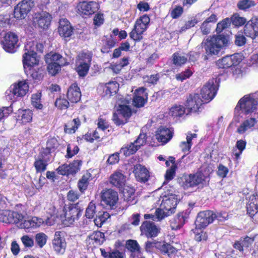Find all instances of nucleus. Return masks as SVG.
Instances as JSON below:
<instances>
[{"instance_id":"nucleus-48","label":"nucleus","mask_w":258,"mask_h":258,"mask_svg":"<svg viewBox=\"0 0 258 258\" xmlns=\"http://www.w3.org/2000/svg\"><path fill=\"white\" fill-rule=\"evenodd\" d=\"M256 3L252 0H240L237 4V8L242 11H246L254 7Z\"/></svg>"},{"instance_id":"nucleus-20","label":"nucleus","mask_w":258,"mask_h":258,"mask_svg":"<svg viewBox=\"0 0 258 258\" xmlns=\"http://www.w3.org/2000/svg\"><path fill=\"white\" fill-rule=\"evenodd\" d=\"M173 131L172 128L161 126L156 131V138L162 144L168 142L172 138Z\"/></svg>"},{"instance_id":"nucleus-31","label":"nucleus","mask_w":258,"mask_h":258,"mask_svg":"<svg viewBox=\"0 0 258 258\" xmlns=\"http://www.w3.org/2000/svg\"><path fill=\"white\" fill-rule=\"evenodd\" d=\"M59 35L64 37H70L73 33V28L70 23L66 19H61L59 20L58 27Z\"/></svg>"},{"instance_id":"nucleus-33","label":"nucleus","mask_w":258,"mask_h":258,"mask_svg":"<svg viewBox=\"0 0 258 258\" xmlns=\"http://www.w3.org/2000/svg\"><path fill=\"white\" fill-rule=\"evenodd\" d=\"M69 60L67 58L62 57L57 53L50 52L45 56L46 63H57L61 66H65L68 64Z\"/></svg>"},{"instance_id":"nucleus-8","label":"nucleus","mask_w":258,"mask_h":258,"mask_svg":"<svg viewBox=\"0 0 258 258\" xmlns=\"http://www.w3.org/2000/svg\"><path fill=\"white\" fill-rule=\"evenodd\" d=\"M80 59L76 62V72L81 77H84L88 73L92 56L89 53H82L79 56Z\"/></svg>"},{"instance_id":"nucleus-37","label":"nucleus","mask_w":258,"mask_h":258,"mask_svg":"<svg viewBox=\"0 0 258 258\" xmlns=\"http://www.w3.org/2000/svg\"><path fill=\"white\" fill-rule=\"evenodd\" d=\"M197 138L196 134L188 133L186 135V141L181 142L179 147L184 153L188 152L193 144V141Z\"/></svg>"},{"instance_id":"nucleus-44","label":"nucleus","mask_w":258,"mask_h":258,"mask_svg":"<svg viewBox=\"0 0 258 258\" xmlns=\"http://www.w3.org/2000/svg\"><path fill=\"white\" fill-rule=\"evenodd\" d=\"M246 142L240 140L237 141L235 148H233L232 154L235 157V159L238 160L243 151L245 149L246 146Z\"/></svg>"},{"instance_id":"nucleus-32","label":"nucleus","mask_w":258,"mask_h":258,"mask_svg":"<svg viewBox=\"0 0 258 258\" xmlns=\"http://www.w3.org/2000/svg\"><path fill=\"white\" fill-rule=\"evenodd\" d=\"M158 249L163 254H167L170 258H175L178 250L171 244L165 242L157 243Z\"/></svg>"},{"instance_id":"nucleus-10","label":"nucleus","mask_w":258,"mask_h":258,"mask_svg":"<svg viewBox=\"0 0 258 258\" xmlns=\"http://www.w3.org/2000/svg\"><path fill=\"white\" fill-rule=\"evenodd\" d=\"M204 104L198 94H190L187 98L185 106L188 113H196L200 111Z\"/></svg>"},{"instance_id":"nucleus-24","label":"nucleus","mask_w":258,"mask_h":258,"mask_svg":"<svg viewBox=\"0 0 258 258\" xmlns=\"http://www.w3.org/2000/svg\"><path fill=\"white\" fill-rule=\"evenodd\" d=\"M147 98L146 89L144 87L139 88L135 90L133 104L137 107H141L145 104Z\"/></svg>"},{"instance_id":"nucleus-64","label":"nucleus","mask_w":258,"mask_h":258,"mask_svg":"<svg viewBox=\"0 0 258 258\" xmlns=\"http://www.w3.org/2000/svg\"><path fill=\"white\" fill-rule=\"evenodd\" d=\"M21 240L26 247L31 248L34 245V240L32 236L29 235H23L21 238Z\"/></svg>"},{"instance_id":"nucleus-28","label":"nucleus","mask_w":258,"mask_h":258,"mask_svg":"<svg viewBox=\"0 0 258 258\" xmlns=\"http://www.w3.org/2000/svg\"><path fill=\"white\" fill-rule=\"evenodd\" d=\"M11 89L13 94L16 97H22L25 96L29 90V86L26 81H19L14 84Z\"/></svg>"},{"instance_id":"nucleus-52","label":"nucleus","mask_w":258,"mask_h":258,"mask_svg":"<svg viewBox=\"0 0 258 258\" xmlns=\"http://www.w3.org/2000/svg\"><path fill=\"white\" fill-rule=\"evenodd\" d=\"M170 214H171L170 212H168L165 209H162V207L160 206L159 208L156 210L154 216V221H160Z\"/></svg>"},{"instance_id":"nucleus-4","label":"nucleus","mask_w":258,"mask_h":258,"mask_svg":"<svg viewBox=\"0 0 258 258\" xmlns=\"http://www.w3.org/2000/svg\"><path fill=\"white\" fill-rule=\"evenodd\" d=\"M157 192L158 191H155L153 195V197L156 196L158 199L156 203V206H160L162 209H165L168 212H170L171 214L174 213L178 202L177 196L174 194L172 190H169L165 191L164 193L160 196L159 198L158 196L159 195H158Z\"/></svg>"},{"instance_id":"nucleus-21","label":"nucleus","mask_w":258,"mask_h":258,"mask_svg":"<svg viewBox=\"0 0 258 258\" xmlns=\"http://www.w3.org/2000/svg\"><path fill=\"white\" fill-rule=\"evenodd\" d=\"M244 33L248 37L252 39L258 36V19H252L247 22L244 27Z\"/></svg>"},{"instance_id":"nucleus-41","label":"nucleus","mask_w":258,"mask_h":258,"mask_svg":"<svg viewBox=\"0 0 258 258\" xmlns=\"http://www.w3.org/2000/svg\"><path fill=\"white\" fill-rule=\"evenodd\" d=\"M185 223V217L182 213L177 215L170 221V227L172 230L180 229Z\"/></svg>"},{"instance_id":"nucleus-5","label":"nucleus","mask_w":258,"mask_h":258,"mask_svg":"<svg viewBox=\"0 0 258 258\" xmlns=\"http://www.w3.org/2000/svg\"><path fill=\"white\" fill-rule=\"evenodd\" d=\"M150 19L147 15H144L137 19L134 28L130 33V37L135 41H140L143 38V34L147 30Z\"/></svg>"},{"instance_id":"nucleus-29","label":"nucleus","mask_w":258,"mask_h":258,"mask_svg":"<svg viewBox=\"0 0 258 258\" xmlns=\"http://www.w3.org/2000/svg\"><path fill=\"white\" fill-rule=\"evenodd\" d=\"M53 245L54 250L58 254L64 253L66 243L63 238L60 236V232H56L53 240Z\"/></svg>"},{"instance_id":"nucleus-27","label":"nucleus","mask_w":258,"mask_h":258,"mask_svg":"<svg viewBox=\"0 0 258 258\" xmlns=\"http://www.w3.org/2000/svg\"><path fill=\"white\" fill-rule=\"evenodd\" d=\"M247 212L250 216L258 212V193L253 194L247 198Z\"/></svg>"},{"instance_id":"nucleus-56","label":"nucleus","mask_w":258,"mask_h":258,"mask_svg":"<svg viewBox=\"0 0 258 258\" xmlns=\"http://www.w3.org/2000/svg\"><path fill=\"white\" fill-rule=\"evenodd\" d=\"M41 94L40 93H37L33 94L31 97V102L32 105L36 108L41 109L43 107L41 103Z\"/></svg>"},{"instance_id":"nucleus-42","label":"nucleus","mask_w":258,"mask_h":258,"mask_svg":"<svg viewBox=\"0 0 258 258\" xmlns=\"http://www.w3.org/2000/svg\"><path fill=\"white\" fill-rule=\"evenodd\" d=\"M104 237V233L99 231L94 232L88 236L87 240L89 244H94L95 242L97 244H100L103 243Z\"/></svg>"},{"instance_id":"nucleus-43","label":"nucleus","mask_w":258,"mask_h":258,"mask_svg":"<svg viewBox=\"0 0 258 258\" xmlns=\"http://www.w3.org/2000/svg\"><path fill=\"white\" fill-rule=\"evenodd\" d=\"M80 125V120L79 118H75L68 122L64 126V132L68 134L74 133Z\"/></svg>"},{"instance_id":"nucleus-25","label":"nucleus","mask_w":258,"mask_h":258,"mask_svg":"<svg viewBox=\"0 0 258 258\" xmlns=\"http://www.w3.org/2000/svg\"><path fill=\"white\" fill-rule=\"evenodd\" d=\"M126 182L125 176L121 171H116L109 177L110 183L119 188L122 189Z\"/></svg>"},{"instance_id":"nucleus-59","label":"nucleus","mask_w":258,"mask_h":258,"mask_svg":"<svg viewBox=\"0 0 258 258\" xmlns=\"http://www.w3.org/2000/svg\"><path fill=\"white\" fill-rule=\"evenodd\" d=\"M82 165V161L80 160H74L70 165H68L70 169V173L71 174H75L78 172Z\"/></svg>"},{"instance_id":"nucleus-30","label":"nucleus","mask_w":258,"mask_h":258,"mask_svg":"<svg viewBox=\"0 0 258 258\" xmlns=\"http://www.w3.org/2000/svg\"><path fill=\"white\" fill-rule=\"evenodd\" d=\"M134 173L138 181L146 182L150 177L148 170L141 164L136 165L134 168Z\"/></svg>"},{"instance_id":"nucleus-62","label":"nucleus","mask_w":258,"mask_h":258,"mask_svg":"<svg viewBox=\"0 0 258 258\" xmlns=\"http://www.w3.org/2000/svg\"><path fill=\"white\" fill-rule=\"evenodd\" d=\"M230 21L234 25L239 26L243 25L246 22V19L244 17H240L237 14H235L231 17Z\"/></svg>"},{"instance_id":"nucleus-61","label":"nucleus","mask_w":258,"mask_h":258,"mask_svg":"<svg viewBox=\"0 0 258 258\" xmlns=\"http://www.w3.org/2000/svg\"><path fill=\"white\" fill-rule=\"evenodd\" d=\"M95 214V205L93 203L90 202L86 210L85 216L88 219H92Z\"/></svg>"},{"instance_id":"nucleus-46","label":"nucleus","mask_w":258,"mask_h":258,"mask_svg":"<svg viewBox=\"0 0 258 258\" xmlns=\"http://www.w3.org/2000/svg\"><path fill=\"white\" fill-rule=\"evenodd\" d=\"M19 118L24 123L30 122L32 119L33 113L29 109L19 110Z\"/></svg>"},{"instance_id":"nucleus-39","label":"nucleus","mask_w":258,"mask_h":258,"mask_svg":"<svg viewBox=\"0 0 258 258\" xmlns=\"http://www.w3.org/2000/svg\"><path fill=\"white\" fill-rule=\"evenodd\" d=\"M253 241L254 238L246 236L244 238H241L239 240L236 241L233 245V247L240 251H243L244 248L249 247Z\"/></svg>"},{"instance_id":"nucleus-14","label":"nucleus","mask_w":258,"mask_h":258,"mask_svg":"<svg viewBox=\"0 0 258 258\" xmlns=\"http://www.w3.org/2000/svg\"><path fill=\"white\" fill-rule=\"evenodd\" d=\"M18 37L14 33L9 32L7 33L2 42L3 47L8 52L13 53L17 47Z\"/></svg>"},{"instance_id":"nucleus-54","label":"nucleus","mask_w":258,"mask_h":258,"mask_svg":"<svg viewBox=\"0 0 258 258\" xmlns=\"http://www.w3.org/2000/svg\"><path fill=\"white\" fill-rule=\"evenodd\" d=\"M128 118L122 115V114H119L117 111H116L113 114L112 120L117 125L124 124L128 121Z\"/></svg>"},{"instance_id":"nucleus-17","label":"nucleus","mask_w":258,"mask_h":258,"mask_svg":"<svg viewBox=\"0 0 258 258\" xmlns=\"http://www.w3.org/2000/svg\"><path fill=\"white\" fill-rule=\"evenodd\" d=\"M101 199L107 206L113 208L118 199L117 192L111 189L104 190L102 192Z\"/></svg>"},{"instance_id":"nucleus-53","label":"nucleus","mask_w":258,"mask_h":258,"mask_svg":"<svg viewBox=\"0 0 258 258\" xmlns=\"http://www.w3.org/2000/svg\"><path fill=\"white\" fill-rule=\"evenodd\" d=\"M138 150L137 147L133 143L127 145L120 149V153H123L125 156H130V155L134 154Z\"/></svg>"},{"instance_id":"nucleus-57","label":"nucleus","mask_w":258,"mask_h":258,"mask_svg":"<svg viewBox=\"0 0 258 258\" xmlns=\"http://www.w3.org/2000/svg\"><path fill=\"white\" fill-rule=\"evenodd\" d=\"M193 71L190 69H186L185 71L175 75V78L177 81L181 82L189 78L192 76Z\"/></svg>"},{"instance_id":"nucleus-13","label":"nucleus","mask_w":258,"mask_h":258,"mask_svg":"<svg viewBox=\"0 0 258 258\" xmlns=\"http://www.w3.org/2000/svg\"><path fill=\"white\" fill-rule=\"evenodd\" d=\"M24 218L18 212L7 210H0V221L7 224L18 223Z\"/></svg>"},{"instance_id":"nucleus-19","label":"nucleus","mask_w":258,"mask_h":258,"mask_svg":"<svg viewBox=\"0 0 258 258\" xmlns=\"http://www.w3.org/2000/svg\"><path fill=\"white\" fill-rule=\"evenodd\" d=\"M119 89V84L116 81H110L105 84H100L98 88V90H102V96L110 97L116 94Z\"/></svg>"},{"instance_id":"nucleus-40","label":"nucleus","mask_w":258,"mask_h":258,"mask_svg":"<svg viewBox=\"0 0 258 258\" xmlns=\"http://www.w3.org/2000/svg\"><path fill=\"white\" fill-rule=\"evenodd\" d=\"M186 109L182 105L175 104L169 109V114L173 118L180 117L186 113Z\"/></svg>"},{"instance_id":"nucleus-11","label":"nucleus","mask_w":258,"mask_h":258,"mask_svg":"<svg viewBox=\"0 0 258 258\" xmlns=\"http://www.w3.org/2000/svg\"><path fill=\"white\" fill-rule=\"evenodd\" d=\"M216 218V215L211 211H205L200 212L195 221L196 227L199 229L206 228L212 223Z\"/></svg>"},{"instance_id":"nucleus-38","label":"nucleus","mask_w":258,"mask_h":258,"mask_svg":"<svg viewBox=\"0 0 258 258\" xmlns=\"http://www.w3.org/2000/svg\"><path fill=\"white\" fill-rule=\"evenodd\" d=\"M127 249L132 252L133 258H145L140 251V246L136 240H129L126 242Z\"/></svg>"},{"instance_id":"nucleus-1","label":"nucleus","mask_w":258,"mask_h":258,"mask_svg":"<svg viewBox=\"0 0 258 258\" xmlns=\"http://www.w3.org/2000/svg\"><path fill=\"white\" fill-rule=\"evenodd\" d=\"M33 43H27L24 47L23 56L24 69L26 75L33 79L40 80L42 77V70L37 68L39 58L36 52L31 50Z\"/></svg>"},{"instance_id":"nucleus-51","label":"nucleus","mask_w":258,"mask_h":258,"mask_svg":"<svg viewBox=\"0 0 258 258\" xmlns=\"http://www.w3.org/2000/svg\"><path fill=\"white\" fill-rule=\"evenodd\" d=\"M102 41H105L104 45L101 49V52L103 53L109 52V49L114 47L115 44V41L111 36L108 38L105 37Z\"/></svg>"},{"instance_id":"nucleus-47","label":"nucleus","mask_w":258,"mask_h":258,"mask_svg":"<svg viewBox=\"0 0 258 258\" xmlns=\"http://www.w3.org/2000/svg\"><path fill=\"white\" fill-rule=\"evenodd\" d=\"M91 177V173L87 172L84 174L82 178L79 180L78 186L79 190L82 192H84V191L87 189L89 183V180Z\"/></svg>"},{"instance_id":"nucleus-16","label":"nucleus","mask_w":258,"mask_h":258,"mask_svg":"<svg viewBox=\"0 0 258 258\" xmlns=\"http://www.w3.org/2000/svg\"><path fill=\"white\" fill-rule=\"evenodd\" d=\"M51 15L46 12L36 13L34 17V23L39 28L43 29L48 28L51 21Z\"/></svg>"},{"instance_id":"nucleus-23","label":"nucleus","mask_w":258,"mask_h":258,"mask_svg":"<svg viewBox=\"0 0 258 258\" xmlns=\"http://www.w3.org/2000/svg\"><path fill=\"white\" fill-rule=\"evenodd\" d=\"M142 234L147 237H153L157 236L160 229L153 223L149 221L143 222L140 227Z\"/></svg>"},{"instance_id":"nucleus-60","label":"nucleus","mask_w":258,"mask_h":258,"mask_svg":"<svg viewBox=\"0 0 258 258\" xmlns=\"http://www.w3.org/2000/svg\"><path fill=\"white\" fill-rule=\"evenodd\" d=\"M47 236L43 233H39L35 236V240L38 245L42 248L46 243Z\"/></svg>"},{"instance_id":"nucleus-3","label":"nucleus","mask_w":258,"mask_h":258,"mask_svg":"<svg viewBox=\"0 0 258 258\" xmlns=\"http://www.w3.org/2000/svg\"><path fill=\"white\" fill-rule=\"evenodd\" d=\"M258 104V92L244 96L238 101L235 108V114L240 115V111L248 114L254 112Z\"/></svg>"},{"instance_id":"nucleus-58","label":"nucleus","mask_w":258,"mask_h":258,"mask_svg":"<svg viewBox=\"0 0 258 258\" xmlns=\"http://www.w3.org/2000/svg\"><path fill=\"white\" fill-rule=\"evenodd\" d=\"M55 105L60 109H66L69 106V102L64 97H60L56 100Z\"/></svg>"},{"instance_id":"nucleus-63","label":"nucleus","mask_w":258,"mask_h":258,"mask_svg":"<svg viewBox=\"0 0 258 258\" xmlns=\"http://www.w3.org/2000/svg\"><path fill=\"white\" fill-rule=\"evenodd\" d=\"M47 71L50 75L54 76L56 75L60 70L61 65L57 64V63H47Z\"/></svg>"},{"instance_id":"nucleus-26","label":"nucleus","mask_w":258,"mask_h":258,"mask_svg":"<svg viewBox=\"0 0 258 258\" xmlns=\"http://www.w3.org/2000/svg\"><path fill=\"white\" fill-rule=\"evenodd\" d=\"M206 176L201 172L195 174H190L185 178L184 184L187 187H192L201 183L205 181Z\"/></svg>"},{"instance_id":"nucleus-50","label":"nucleus","mask_w":258,"mask_h":258,"mask_svg":"<svg viewBox=\"0 0 258 258\" xmlns=\"http://www.w3.org/2000/svg\"><path fill=\"white\" fill-rule=\"evenodd\" d=\"M109 217L110 215L106 212H100L94 219V223L97 226L100 227Z\"/></svg>"},{"instance_id":"nucleus-6","label":"nucleus","mask_w":258,"mask_h":258,"mask_svg":"<svg viewBox=\"0 0 258 258\" xmlns=\"http://www.w3.org/2000/svg\"><path fill=\"white\" fill-rule=\"evenodd\" d=\"M82 210L77 205H71L64 207L60 219L62 223L69 226L78 220L82 214Z\"/></svg>"},{"instance_id":"nucleus-36","label":"nucleus","mask_w":258,"mask_h":258,"mask_svg":"<svg viewBox=\"0 0 258 258\" xmlns=\"http://www.w3.org/2000/svg\"><path fill=\"white\" fill-rule=\"evenodd\" d=\"M67 96L72 103H77L81 99L80 89L76 83L73 84L68 89Z\"/></svg>"},{"instance_id":"nucleus-12","label":"nucleus","mask_w":258,"mask_h":258,"mask_svg":"<svg viewBox=\"0 0 258 258\" xmlns=\"http://www.w3.org/2000/svg\"><path fill=\"white\" fill-rule=\"evenodd\" d=\"M34 6L32 0H23L15 7L14 11V17L17 19H24Z\"/></svg>"},{"instance_id":"nucleus-45","label":"nucleus","mask_w":258,"mask_h":258,"mask_svg":"<svg viewBox=\"0 0 258 258\" xmlns=\"http://www.w3.org/2000/svg\"><path fill=\"white\" fill-rule=\"evenodd\" d=\"M119 189L122 191L125 200L130 202L134 200L135 189L132 186L125 185L122 189Z\"/></svg>"},{"instance_id":"nucleus-55","label":"nucleus","mask_w":258,"mask_h":258,"mask_svg":"<svg viewBox=\"0 0 258 258\" xmlns=\"http://www.w3.org/2000/svg\"><path fill=\"white\" fill-rule=\"evenodd\" d=\"M101 251L104 258H124L123 254L118 250L106 252L105 250L101 249Z\"/></svg>"},{"instance_id":"nucleus-35","label":"nucleus","mask_w":258,"mask_h":258,"mask_svg":"<svg viewBox=\"0 0 258 258\" xmlns=\"http://www.w3.org/2000/svg\"><path fill=\"white\" fill-rule=\"evenodd\" d=\"M22 228L25 229L33 228L36 229L40 226H44L43 219L38 217H33L31 219L25 220L21 224Z\"/></svg>"},{"instance_id":"nucleus-2","label":"nucleus","mask_w":258,"mask_h":258,"mask_svg":"<svg viewBox=\"0 0 258 258\" xmlns=\"http://www.w3.org/2000/svg\"><path fill=\"white\" fill-rule=\"evenodd\" d=\"M230 40L224 35H213L203 41L202 45L208 55H216L229 45Z\"/></svg>"},{"instance_id":"nucleus-34","label":"nucleus","mask_w":258,"mask_h":258,"mask_svg":"<svg viewBox=\"0 0 258 258\" xmlns=\"http://www.w3.org/2000/svg\"><path fill=\"white\" fill-rule=\"evenodd\" d=\"M257 123V120L254 117H250L245 120L237 127L236 132L240 135L244 134L246 132L251 131Z\"/></svg>"},{"instance_id":"nucleus-49","label":"nucleus","mask_w":258,"mask_h":258,"mask_svg":"<svg viewBox=\"0 0 258 258\" xmlns=\"http://www.w3.org/2000/svg\"><path fill=\"white\" fill-rule=\"evenodd\" d=\"M172 57L173 63L176 66H181L185 63L187 60V56L179 52L174 53Z\"/></svg>"},{"instance_id":"nucleus-15","label":"nucleus","mask_w":258,"mask_h":258,"mask_svg":"<svg viewBox=\"0 0 258 258\" xmlns=\"http://www.w3.org/2000/svg\"><path fill=\"white\" fill-rule=\"evenodd\" d=\"M132 100V97L127 95L125 97H120L117 101V105L116 111L119 114L125 116L127 118H129L132 115V110L130 107V104Z\"/></svg>"},{"instance_id":"nucleus-22","label":"nucleus","mask_w":258,"mask_h":258,"mask_svg":"<svg viewBox=\"0 0 258 258\" xmlns=\"http://www.w3.org/2000/svg\"><path fill=\"white\" fill-rule=\"evenodd\" d=\"M241 60L240 56L238 54H234L223 57L218 60L217 64L220 68H228L237 65Z\"/></svg>"},{"instance_id":"nucleus-9","label":"nucleus","mask_w":258,"mask_h":258,"mask_svg":"<svg viewBox=\"0 0 258 258\" xmlns=\"http://www.w3.org/2000/svg\"><path fill=\"white\" fill-rule=\"evenodd\" d=\"M218 90L217 81L216 79L210 80L202 88L201 95L205 102H209L215 96Z\"/></svg>"},{"instance_id":"nucleus-7","label":"nucleus","mask_w":258,"mask_h":258,"mask_svg":"<svg viewBox=\"0 0 258 258\" xmlns=\"http://www.w3.org/2000/svg\"><path fill=\"white\" fill-rule=\"evenodd\" d=\"M56 142L54 139H51L47 142V147L45 152H42L40 159L36 160L34 163V166L37 172H43L46 169L47 162L50 160V153L51 149L54 147L51 146L52 143Z\"/></svg>"},{"instance_id":"nucleus-18","label":"nucleus","mask_w":258,"mask_h":258,"mask_svg":"<svg viewBox=\"0 0 258 258\" xmlns=\"http://www.w3.org/2000/svg\"><path fill=\"white\" fill-rule=\"evenodd\" d=\"M98 9V4L95 2H83L77 5L78 11L83 15H90Z\"/></svg>"}]
</instances>
